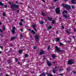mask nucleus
I'll list each match as a JSON object with an SVG mask.
<instances>
[{
	"instance_id": "f257e3e1",
	"label": "nucleus",
	"mask_w": 76,
	"mask_h": 76,
	"mask_svg": "<svg viewBox=\"0 0 76 76\" xmlns=\"http://www.w3.org/2000/svg\"><path fill=\"white\" fill-rule=\"evenodd\" d=\"M61 5L62 6L64 7H65L66 9H67V10L68 11L70 10V9H71V7L69 5L67 4H62Z\"/></svg>"
},
{
	"instance_id": "f03ea898",
	"label": "nucleus",
	"mask_w": 76,
	"mask_h": 76,
	"mask_svg": "<svg viewBox=\"0 0 76 76\" xmlns=\"http://www.w3.org/2000/svg\"><path fill=\"white\" fill-rule=\"evenodd\" d=\"M10 7L12 10H15V8L18 9V8L19 7V5L14 4H12L11 5Z\"/></svg>"
},
{
	"instance_id": "7ed1b4c3",
	"label": "nucleus",
	"mask_w": 76,
	"mask_h": 76,
	"mask_svg": "<svg viewBox=\"0 0 76 76\" xmlns=\"http://www.w3.org/2000/svg\"><path fill=\"white\" fill-rule=\"evenodd\" d=\"M73 63H75V61H73V59H72L68 60L67 64H70V65H71V64H73Z\"/></svg>"
},
{
	"instance_id": "20e7f679",
	"label": "nucleus",
	"mask_w": 76,
	"mask_h": 76,
	"mask_svg": "<svg viewBox=\"0 0 76 76\" xmlns=\"http://www.w3.org/2000/svg\"><path fill=\"white\" fill-rule=\"evenodd\" d=\"M34 37L35 39L37 41H38L39 39V34H36V35L34 36Z\"/></svg>"
},
{
	"instance_id": "39448f33",
	"label": "nucleus",
	"mask_w": 76,
	"mask_h": 76,
	"mask_svg": "<svg viewBox=\"0 0 76 76\" xmlns=\"http://www.w3.org/2000/svg\"><path fill=\"white\" fill-rule=\"evenodd\" d=\"M55 48H56V50L57 51V52H63V50H60L59 48L57 47V46H56Z\"/></svg>"
},
{
	"instance_id": "423d86ee",
	"label": "nucleus",
	"mask_w": 76,
	"mask_h": 76,
	"mask_svg": "<svg viewBox=\"0 0 76 76\" xmlns=\"http://www.w3.org/2000/svg\"><path fill=\"white\" fill-rule=\"evenodd\" d=\"M56 13L58 15L59 14V13H60V10L59 8L56 9Z\"/></svg>"
},
{
	"instance_id": "0eeeda50",
	"label": "nucleus",
	"mask_w": 76,
	"mask_h": 76,
	"mask_svg": "<svg viewBox=\"0 0 76 76\" xmlns=\"http://www.w3.org/2000/svg\"><path fill=\"white\" fill-rule=\"evenodd\" d=\"M12 32L13 34H15V30L16 29V27L15 26L12 27Z\"/></svg>"
},
{
	"instance_id": "6e6552de",
	"label": "nucleus",
	"mask_w": 76,
	"mask_h": 76,
	"mask_svg": "<svg viewBox=\"0 0 76 76\" xmlns=\"http://www.w3.org/2000/svg\"><path fill=\"white\" fill-rule=\"evenodd\" d=\"M44 51L43 50H41L39 53V55H42V54H44Z\"/></svg>"
},
{
	"instance_id": "1a4fd4ad",
	"label": "nucleus",
	"mask_w": 76,
	"mask_h": 76,
	"mask_svg": "<svg viewBox=\"0 0 76 76\" xmlns=\"http://www.w3.org/2000/svg\"><path fill=\"white\" fill-rule=\"evenodd\" d=\"M68 12L67 11L64 10L62 12V13L64 15V13H66V14H67Z\"/></svg>"
},
{
	"instance_id": "9d476101",
	"label": "nucleus",
	"mask_w": 76,
	"mask_h": 76,
	"mask_svg": "<svg viewBox=\"0 0 76 76\" xmlns=\"http://www.w3.org/2000/svg\"><path fill=\"white\" fill-rule=\"evenodd\" d=\"M17 38V37H12L11 39V41H13L14 39H16Z\"/></svg>"
},
{
	"instance_id": "9b49d317",
	"label": "nucleus",
	"mask_w": 76,
	"mask_h": 76,
	"mask_svg": "<svg viewBox=\"0 0 76 76\" xmlns=\"http://www.w3.org/2000/svg\"><path fill=\"white\" fill-rule=\"evenodd\" d=\"M31 32V34H33V35H35L36 33L35 32L34 30H32Z\"/></svg>"
},
{
	"instance_id": "f8f14e48",
	"label": "nucleus",
	"mask_w": 76,
	"mask_h": 76,
	"mask_svg": "<svg viewBox=\"0 0 76 76\" xmlns=\"http://www.w3.org/2000/svg\"><path fill=\"white\" fill-rule=\"evenodd\" d=\"M47 64L48 66H51V64L49 61H48L47 62Z\"/></svg>"
},
{
	"instance_id": "ddd939ff",
	"label": "nucleus",
	"mask_w": 76,
	"mask_h": 76,
	"mask_svg": "<svg viewBox=\"0 0 76 76\" xmlns=\"http://www.w3.org/2000/svg\"><path fill=\"white\" fill-rule=\"evenodd\" d=\"M55 39L56 41H57V42H58V41H60V38H55Z\"/></svg>"
},
{
	"instance_id": "4468645a",
	"label": "nucleus",
	"mask_w": 76,
	"mask_h": 76,
	"mask_svg": "<svg viewBox=\"0 0 76 76\" xmlns=\"http://www.w3.org/2000/svg\"><path fill=\"white\" fill-rule=\"evenodd\" d=\"M7 62H8L9 64H10V63H12V61L8 59L7 60Z\"/></svg>"
},
{
	"instance_id": "2eb2a0df",
	"label": "nucleus",
	"mask_w": 76,
	"mask_h": 76,
	"mask_svg": "<svg viewBox=\"0 0 76 76\" xmlns=\"http://www.w3.org/2000/svg\"><path fill=\"white\" fill-rule=\"evenodd\" d=\"M56 55L55 54H53L52 55V57L53 58H54V59H55L56 58Z\"/></svg>"
},
{
	"instance_id": "dca6fc26",
	"label": "nucleus",
	"mask_w": 76,
	"mask_h": 76,
	"mask_svg": "<svg viewBox=\"0 0 76 76\" xmlns=\"http://www.w3.org/2000/svg\"><path fill=\"white\" fill-rule=\"evenodd\" d=\"M72 4H76V2L74 1V0H72Z\"/></svg>"
},
{
	"instance_id": "f3484780",
	"label": "nucleus",
	"mask_w": 76,
	"mask_h": 76,
	"mask_svg": "<svg viewBox=\"0 0 76 76\" xmlns=\"http://www.w3.org/2000/svg\"><path fill=\"white\" fill-rule=\"evenodd\" d=\"M0 5L1 6H2V7L4 6V4L1 2H0Z\"/></svg>"
},
{
	"instance_id": "a211bd4d",
	"label": "nucleus",
	"mask_w": 76,
	"mask_h": 76,
	"mask_svg": "<svg viewBox=\"0 0 76 76\" xmlns=\"http://www.w3.org/2000/svg\"><path fill=\"white\" fill-rule=\"evenodd\" d=\"M48 20L49 21H52V20H53V18H52L51 17H49L48 18Z\"/></svg>"
},
{
	"instance_id": "6ab92c4d",
	"label": "nucleus",
	"mask_w": 76,
	"mask_h": 76,
	"mask_svg": "<svg viewBox=\"0 0 76 76\" xmlns=\"http://www.w3.org/2000/svg\"><path fill=\"white\" fill-rule=\"evenodd\" d=\"M52 28V26H49L48 28L47 29L49 30L50 29H51Z\"/></svg>"
},
{
	"instance_id": "aec40b11",
	"label": "nucleus",
	"mask_w": 76,
	"mask_h": 76,
	"mask_svg": "<svg viewBox=\"0 0 76 76\" xmlns=\"http://www.w3.org/2000/svg\"><path fill=\"white\" fill-rule=\"evenodd\" d=\"M2 15L3 16H4L5 17H6V16H7L6 14V13H5L4 12H3Z\"/></svg>"
},
{
	"instance_id": "412c9836",
	"label": "nucleus",
	"mask_w": 76,
	"mask_h": 76,
	"mask_svg": "<svg viewBox=\"0 0 76 76\" xmlns=\"http://www.w3.org/2000/svg\"><path fill=\"white\" fill-rule=\"evenodd\" d=\"M63 16L65 19H67V18H68V17L67 16V15L65 14L63 15Z\"/></svg>"
},
{
	"instance_id": "4be33fe9",
	"label": "nucleus",
	"mask_w": 76,
	"mask_h": 76,
	"mask_svg": "<svg viewBox=\"0 0 76 76\" xmlns=\"http://www.w3.org/2000/svg\"><path fill=\"white\" fill-rule=\"evenodd\" d=\"M44 21L42 20L40 22V25H43V24H44Z\"/></svg>"
},
{
	"instance_id": "5701e85b",
	"label": "nucleus",
	"mask_w": 76,
	"mask_h": 76,
	"mask_svg": "<svg viewBox=\"0 0 76 76\" xmlns=\"http://www.w3.org/2000/svg\"><path fill=\"white\" fill-rule=\"evenodd\" d=\"M24 56H25V57H24V58H26V57H28V56H29V55H28L27 54H25Z\"/></svg>"
},
{
	"instance_id": "b1692460",
	"label": "nucleus",
	"mask_w": 76,
	"mask_h": 76,
	"mask_svg": "<svg viewBox=\"0 0 76 76\" xmlns=\"http://www.w3.org/2000/svg\"><path fill=\"white\" fill-rule=\"evenodd\" d=\"M47 73V72H46L45 73V72H43L42 73V75L43 76H45L46 75V74H47V73Z\"/></svg>"
},
{
	"instance_id": "393cba45",
	"label": "nucleus",
	"mask_w": 76,
	"mask_h": 76,
	"mask_svg": "<svg viewBox=\"0 0 76 76\" xmlns=\"http://www.w3.org/2000/svg\"><path fill=\"white\" fill-rule=\"evenodd\" d=\"M22 51H23V50H20L19 51V53L20 54V53H22Z\"/></svg>"
},
{
	"instance_id": "a878e982",
	"label": "nucleus",
	"mask_w": 76,
	"mask_h": 76,
	"mask_svg": "<svg viewBox=\"0 0 76 76\" xmlns=\"http://www.w3.org/2000/svg\"><path fill=\"white\" fill-rule=\"evenodd\" d=\"M52 22L51 23H52V24H54V23H55V20H52Z\"/></svg>"
},
{
	"instance_id": "bb28decb",
	"label": "nucleus",
	"mask_w": 76,
	"mask_h": 76,
	"mask_svg": "<svg viewBox=\"0 0 76 76\" xmlns=\"http://www.w3.org/2000/svg\"><path fill=\"white\" fill-rule=\"evenodd\" d=\"M42 16H45V13L43 12H42Z\"/></svg>"
},
{
	"instance_id": "cd10ccee",
	"label": "nucleus",
	"mask_w": 76,
	"mask_h": 76,
	"mask_svg": "<svg viewBox=\"0 0 76 76\" xmlns=\"http://www.w3.org/2000/svg\"><path fill=\"white\" fill-rule=\"evenodd\" d=\"M54 66H55V69H58V67H57V65H54Z\"/></svg>"
},
{
	"instance_id": "c85d7f7f",
	"label": "nucleus",
	"mask_w": 76,
	"mask_h": 76,
	"mask_svg": "<svg viewBox=\"0 0 76 76\" xmlns=\"http://www.w3.org/2000/svg\"><path fill=\"white\" fill-rule=\"evenodd\" d=\"M32 26L33 28H35V27L36 26V24L33 25H32Z\"/></svg>"
},
{
	"instance_id": "c756f323",
	"label": "nucleus",
	"mask_w": 76,
	"mask_h": 76,
	"mask_svg": "<svg viewBox=\"0 0 76 76\" xmlns=\"http://www.w3.org/2000/svg\"><path fill=\"white\" fill-rule=\"evenodd\" d=\"M66 32V33H67V34H70V33L69 32V31H68L67 30H66L65 31Z\"/></svg>"
},
{
	"instance_id": "7c9ffc66",
	"label": "nucleus",
	"mask_w": 76,
	"mask_h": 76,
	"mask_svg": "<svg viewBox=\"0 0 76 76\" xmlns=\"http://www.w3.org/2000/svg\"><path fill=\"white\" fill-rule=\"evenodd\" d=\"M56 70H53V73H56Z\"/></svg>"
},
{
	"instance_id": "2f4dec72",
	"label": "nucleus",
	"mask_w": 76,
	"mask_h": 76,
	"mask_svg": "<svg viewBox=\"0 0 76 76\" xmlns=\"http://www.w3.org/2000/svg\"><path fill=\"white\" fill-rule=\"evenodd\" d=\"M59 44L60 45H64L62 43L60 42H59Z\"/></svg>"
},
{
	"instance_id": "473e14b6",
	"label": "nucleus",
	"mask_w": 76,
	"mask_h": 76,
	"mask_svg": "<svg viewBox=\"0 0 76 76\" xmlns=\"http://www.w3.org/2000/svg\"><path fill=\"white\" fill-rule=\"evenodd\" d=\"M73 30H74V32H76V28H73Z\"/></svg>"
},
{
	"instance_id": "72a5a7b5",
	"label": "nucleus",
	"mask_w": 76,
	"mask_h": 76,
	"mask_svg": "<svg viewBox=\"0 0 76 76\" xmlns=\"http://www.w3.org/2000/svg\"><path fill=\"white\" fill-rule=\"evenodd\" d=\"M22 25H23V24L22 23V22H20V26H22Z\"/></svg>"
},
{
	"instance_id": "f704fd0d",
	"label": "nucleus",
	"mask_w": 76,
	"mask_h": 76,
	"mask_svg": "<svg viewBox=\"0 0 76 76\" xmlns=\"http://www.w3.org/2000/svg\"><path fill=\"white\" fill-rule=\"evenodd\" d=\"M5 8H7V5H5L4 6Z\"/></svg>"
},
{
	"instance_id": "c9c22d12",
	"label": "nucleus",
	"mask_w": 76,
	"mask_h": 76,
	"mask_svg": "<svg viewBox=\"0 0 76 76\" xmlns=\"http://www.w3.org/2000/svg\"><path fill=\"white\" fill-rule=\"evenodd\" d=\"M34 50H35L36 49H37V48L36 46L34 47Z\"/></svg>"
},
{
	"instance_id": "e433bc0d",
	"label": "nucleus",
	"mask_w": 76,
	"mask_h": 76,
	"mask_svg": "<svg viewBox=\"0 0 76 76\" xmlns=\"http://www.w3.org/2000/svg\"><path fill=\"white\" fill-rule=\"evenodd\" d=\"M66 70L67 71H68V72H69L70 71V70L69 69V68H68L66 69Z\"/></svg>"
},
{
	"instance_id": "4c0bfd02",
	"label": "nucleus",
	"mask_w": 76,
	"mask_h": 76,
	"mask_svg": "<svg viewBox=\"0 0 76 76\" xmlns=\"http://www.w3.org/2000/svg\"><path fill=\"white\" fill-rule=\"evenodd\" d=\"M30 38L31 39H33V37H32V36L31 35H30Z\"/></svg>"
},
{
	"instance_id": "58836bf2",
	"label": "nucleus",
	"mask_w": 76,
	"mask_h": 76,
	"mask_svg": "<svg viewBox=\"0 0 76 76\" xmlns=\"http://www.w3.org/2000/svg\"><path fill=\"white\" fill-rule=\"evenodd\" d=\"M20 37H23V34H21V35H20Z\"/></svg>"
},
{
	"instance_id": "ea45409f",
	"label": "nucleus",
	"mask_w": 76,
	"mask_h": 76,
	"mask_svg": "<svg viewBox=\"0 0 76 76\" xmlns=\"http://www.w3.org/2000/svg\"><path fill=\"white\" fill-rule=\"evenodd\" d=\"M3 31H4L5 30V26H4L3 27Z\"/></svg>"
},
{
	"instance_id": "a19ab883",
	"label": "nucleus",
	"mask_w": 76,
	"mask_h": 76,
	"mask_svg": "<svg viewBox=\"0 0 76 76\" xmlns=\"http://www.w3.org/2000/svg\"><path fill=\"white\" fill-rule=\"evenodd\" d=\"M50 46H49L48 47V50H50Z\"/></svg>"
},
{
	"instance_id": "79ce46f5",
	"label": "nucleus",
	"mask_w": 76,
	"mask_h": 76,
	"mask_svg": "<svg viewBox=\"0 0 76 76\" xmlns=\"http://www.w3.org/2000/svg\"><path fill=\"white\" fill-rule=\"evenodd\" d=\"M75 6L72 5V9H74V8H75Z\"/></svg>"
},
{
	"instance_id": "37998d69",
	"label": "nucleus",
	"mask_w": 76,
	"mask_h": 76,
	"mask_svg": "<svg viewBox=\"0 0 76 76\" xmlns=\"http://www.w3.org/2000/svg\"><path fill=\"white\" fill-rule=\"evenodd\" d=\"M28 8H29V9H31V10H32V9H33V8L31 7H28Z\"/></svg>"
},
{
	"instance_id": "c03bdc74",
	"label": "nucleus",
	"mask_w": 76,
	"mask_h": 76,
	"mask_svg": "<svg viewBox=\"0 0 76 76\" xmlns=\"http://www.w3.org/2000/svg\"><path fill=\"white\" fill-rule=\"evenodd\" d=\"M15 61H18V58H15Z\"/></svg>"
},
{
	"instance_id": "a18cd8bd",
	"label": "nucleus",
	"mask_w": 76,
	"mask_h": 76,
	"mask_svg": "<svg viewBox=\"0 0 76 76\" xmlns=\"http://www.w3.org/2000/svg\"><path fill=\"white\" fill-rule=\"evenodd\" d=\"M0 32H1V33H2V32H3V31L0 28Z\"/></svg>"
},
{
	"instance_id": "49530a36",
	"label": "nucleus",
	"mask_w": 76,
	"mask_h": 76,
	"mask_svg": "<svg viewBox=\"0 0 76 76\" xmlns=\"http://www.w3.org/2000/svg\"><path fill=\"white\" fill-rule=\"evenodd\" d=\"M62 70H63V69H61L59 70V72H61V71H62Z\"/></svg>"
},
{
	"instance_id": "de8ad7c7",
	"label": "nucleus",
	"mask_w": 76,
	"mask_h": 76,
	"mask_svg": "<svg viewBox=\"0 0 76 76\" xmlns=\"http://www.w3.org/2000/svg\"><path fill=\"white\" fill-rule=\"evenodd\" d=\"M20 21L21 22H22L23 21V19H21L20 20Z\"/></svg>"
},
{
	"instance_id": "09e8293b",
	"label": "nucleus",
	"mask_w": 76,
	"mask_h": 76,
	"mask_svg": "<svg viewBox=\"0 0 76 76\" xmlns=\"http://www.w3.org/2000/svg\"><path fill=\"white\" fill-rule=\"evenodd\" d=\"M33 29H34V31H37V29H36V28H34Z\"/></svg>"
},
{
	"instance_id": "8fccbe9b",
	"label": "nucleus",
	"mask_w": 76,
	"mask_h": 76,
	"mask_svg": "<svg viewBox=\"0 0 76 76\" xmlns=\"http://www.w3.org/2000/svg\"><path fill=\"white\" fill-rule=\"evenodd\" d=\"M72 72H73V73L74 74H76V73L75 71H73Z\"/></svg>"
},
{
	"instance_id": "3c124183",
	"label": "nucleus",
	"mask_w": 76,
	"mask_h": 76,
	"mask_svg": "<svg viewBox=\"0 0 76 76\" xmlns=\"http://www.w3.org/2000/svg\"><path fill=\"white\" fill-rule=\"evenodd\" d=\"M62 29H64V26H62Z\"/></svg>"
},
{
	"instance_id": "603ef678",
	"label": "nucleus",
	"mask_w": 76,
	"mask_h": 76,
	"mask_svg": "<svg viewBox=\"0 0 76 76\" xmlns=\"http://www.w3.org/2000/svg\"><path fill=\"white\" fill-rule=\"evenodd\" d=\"M0 47L1 49H3V46H0Z\"/></svg>"
},
{
	"instance_id": "864d4df0",
	"label": "nucleus",
	"mask_w": 76,
	"mask_h": 76,
	"mask_svg": "<svg viewBox=\"0 0 76 76\" xmlns=\"http://www.w3.org/2000/svg\"><path fill=\"white\" fill-rule=\"evenodd\" d=\"M59 76H63V75H62V74H59Z\"/></svg>"
},
{
	"instance_id": "5fc2aeb1",
	"label": "nucleus",
	"mask_w": 76,
	"mask_h": 76,
	"mask_svg": "<svg viewBox=\"0 0 76 76\" xmlns=\"http://www.w3.org/2000/svg\"><path fill=\"white\" fill-rule=\"evenodd\" d=\"M10 46H11V47H13V45H12V44H10Z\"/></svg>"
},
{
	"instance_id": "6e6d98bb",
	"label": "nucleus",
	"mask_w": 76,
	"mask_h": 76,
	"mask_svg": "<svg viewBox=\"0 0 76 76\" xmlns=\"http://www.w3.org/2000/svg\"><path fill=\"white\" fill-rule=\"evenodd\" d=\"M2 25V23L0 21V25Z\"/></svg>"
},
{
	"instance_id": "4d7b16f0",
	"label": "nucleus",
	"mask_w": 76,
	"mask_h": 76,
	"mask_svg": "<svg viewBox=\"0 0 76 76\" xmlns=\"http://www.w3.org/2000/svg\"><path fill=\"white\" fill-rule=\"evenodd\" d=\"M1 37H2V38H3V37H4V36H3V35H2L1 36Z\"/></svg>"
},
{
	"instance_id": "13d9d810",
	"label": "nucleus",
	"mask_w": 76,
	"mask_h": 76,
	"mask_svg": "<svg viewBox=\"0 0 76 76\" xmlns=\"http://www.w3.org/2000/svg\"><path fill=\"white\" fill-rule=\"evenodd\" d=\"M9 4H12V3H11V2H9Z\"/></svg>"
},
{
	"instance_id": "bf43d9fd",
	"label": "nucleus",
	"mask_w": 76,
	"mask_h": 76,
	"mask_svg": "<svg viewBox=\"0 0 76 76\" xmlns=\"http://www.w3.org/2000/svg\"><path fill=\"white\" fill-rule=\"evenodd\" d=\"M43 2H44V3H45V1L44 0H42Z\"/></svg>"
},
{
	"instance_id": "052dcab7",
	"label": "nucleus",
	"mask_w": 76,
	"mask_h": 76,
	"mask_svg": "<svg viewBox=\"0 0 76 76\" xmlns=\"http://www.w3.org/2000/svg\"><path fill=\"white\" fill-rule=\"evenodd\" d=\"M28 31H30V32H31V29H28Z\"/></svg>"
},
{
	"instance_id": "680f3d73",
	"label": "nucleus",
	"mask_w": 76,
	"mask_h": 76,
	"mask_svg": "<svg viewBox=\"0 0 76 76\" xmlns=\"http://www.w3.org/2000/svg\"><path fill=\"white\" fill-rule=\"evenodd\" d=\"M18 64H20V62H18Z\"/></svg>"
},
{
	"instance_id": "e2e57ef3",
	"label": "nucleus",
	"mask_w": 76,
	"mask_h": 76,
	"mask_svg": "<svg viewBox=\"0 0 76 76\" xmlns=\"http://www.w3.org/2000/svg\"><path fill=\"white\" fill-rule=\"evenodd\" d=\"M72 37L74 39H75V37L74 36H72Z\"/></svg>"
},
{
	"instance_id": "0e129e2a",
	"label": "nucleus",
	"mask_w": 76,
	"mask_h": 76,
	"mask_svg": "<svg viewBox=\"0 0 76 76\" xmlns=\"http://www.w3.org/2000/svg\"><path fill=\"white\" fill-rule=\"evenodd\" d=\"M58 0H54V1H55V2H56Z\"/></svg>"
},
{
	"instance_id": "69168bd1",
	"label": "nucleus",
	"mask_w": 76,
	"mask_h": 76,
	"mask_svg": "<svg viewBox=\"0 0 76 76\" xmlns=\"http://www.w3.org/2000/svg\"><path fill=\"white\" fill-rule=\"evenodd\" d=\"M52 63H53V64H55V63H56V62H52Z\"/></svg>"
},
{
	"instance_id": "338daca9",
	"label": "nucleus",
	"mask_w": 76,
	"mask_h": 76,
	"mask_svg": "<svg viewBox=\"0 0 76 76\" xmlns=\"http://www.w3.org/2000/svg\"><path fill=\"white\" fill-rule=\"evenodd\" d=\"M18 12H19V10H17V13H18Z\"/></svg>"
},
{
	"instance_id": "774afa93",
	"label": "nucleus",
	"mask_w": 76,
	"mask_h": 76,
	"mask_svg": "<svg viewBox=\"0 0 76 76\" xmlns=\"http://www.w3.org/2000/svg\"><path fill=\"white\" fill-rule=\"evenodd\" d=\"M6 76H9V75H8L6 74Z\"/></svg>"
}]
</instances>
